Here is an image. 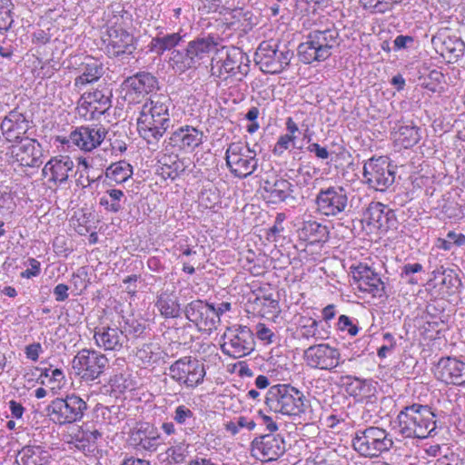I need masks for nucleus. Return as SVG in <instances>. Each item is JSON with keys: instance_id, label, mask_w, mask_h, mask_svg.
<instances>
[{"instance_id": "774afa93", "label": "nucleus", "mask_w": 465, "mask_h": 465, "mask_svg": "<svg viewBox=\"0 0 465 465\" xmlns=\"http://www.w3.org/2000/svg\"><path fill=\"white\" fill-rule=\"evenodd\" d=\"M8 407L13 418L21 419L23 417L25 408L20 402L12 400L8 402Z\"/></svg>"}, {"instance_id": "13d9d810", "label": "nucleus", "mask_w": 465, "mask_h": 465, "mask_svg": "<svg viewBox=\"0 0 465 465\" xmlns=\"http://www.w3.org/2000/svg\"><path fill=\"white\" fill-rule=\"evenodd\" d=\"M135 357L138 361H140L143 363L151 362L153 357L152 345L148 343L142 344L140 347L136 349Z\"/></svg>"}, {"instance_id": "7ed1b4c3", "label": "nucleus", "mask_w": 465, "mask_h": 465, "mask_svg": "<svg viewBox=\"0 0 465 465\" xmlns=\"http://www.w3.org/2000/svg\"><path fill=\"white\" fill-rule=\"evenodd\" d=\"M304 396L296 388L289 384L272 386L267 391L265 403L276 413L298 416L304 412Z\"/></svg>"}, {"instance_id": "de8ad7c7", "label": "nucleus", "mask_w": 465, "mask_h": 465, "mask_svg": "<svg viewBox=\"0 0 465 465\" xmlns=\"http://www.w3.org/2000/svg\"><path fill=\"white\" fill-rule=\"evenodd\" d=\"M433 273L434 280L438 282V284L445 286L448 289L455 286V283L458 282L454 272L450 269L440 267L434 271Z\"/></svg>"}, {"instance_id": "aec40b11", "label": "nucleus", "mask_w": 465, "mask_h": 465, "mask_svg": "<svg viewBox=\"0 0 465 465\" xmlns=\"http://www.w3.org/2000/svg\"><path fill=\"white\" fill-rule=\"evenodd\" d=\"M351 275L357 289L370 293L374 298L385 294V285L381 277L369 266L360 263L351 270Z\"/></svg>"}, {"instance_id": "b1692460", "label": "nucleus", "mask_w": 465, "mask_h": 465, "mask_svg": "<svg viewBox=\"0 0 465 465\" xmlns=\"http://www.w3.org/2000/svg\"><path fill=\"white\" fill-rule=\"evenodd\" d=\"M30 124L25 116L16 111L9 112L1 122L0 129L6 142L17 143L24 140V135L28 132Z\"/></svg>"}, {"instance_id": "ddd939ff", "label": "nucleus", "mask_w": 465, "mask_h": 465, "mask_svg": "<svg viewBox=\"0 0 465 465\" xmlns=\"http://www.w3.org/2000/svg\"><path fill=\"white\" fill-rule=\"evenodd\" d=\"M316 211L327 217H334L345 212L348 193L344 187L335 185L320 189L315 198Z\"/></svg>"}, {"instance_id": "a211bd4d", "label": "nucleus", "mask_w": 465, "mask_h": 465, "mask_svg": "<svg viewBox=\"0 0 465 465\" xmlns=\"http://www.w3.org/2000/svg\"><path fill=\"white\" fill-rule=\"evenodd\" d=\"M9 153L15 162L25 167H39L42 164V147L36 140L25 137L15 143L9 148Z\"/></svg>"}, {"instance_id": "58836bf2", "label": "nucleus", "mask_w": 465, "mask_h": 465, "mask_svg": "<svg viewBox=\"0 0 465 465\" xmlns=\"http://www.w3.org/2000/svg\"><path fill=\"white\" fill-rule=\"evenodd\" d=\"M48 454L39 446H25L18 454L19 465H47Z\"/></svg>"}, {"instance_id": "69168bd1", "label": "nucleus", "mask_w": 465, "mask_h": 465, "mask_svg": "<svg viewBox=\"0 0 465 465\" xmlns=\"http://www.w3.org/2000/svg\"><path fill=\"white\" fill-rule=\"evenodd\" d=\"M169 456L176 463L183 462L186 456L184 447L183 446H176V447H173V448L169 449Z\"/></svg>"}, {"instance_id": "603ef678", "label": "nucleus", "mask_w": 465, "mask_h": 465, "mask_svg": "<svg viewBox=\"0 0 465 465\" xmlns=\"http://www.w3.org/2000/svg\"><path fill=\"white\" fill-rule=\"evenodd\" d=\"M337 328L339 331L347 332L351 336H356L359 332V327L354 321L347 315H341L338 319Z\"/></svg>"}, {"instance_id": "6e6552de", "label": "nucleus", "mask_w": 465, "mask_h": 465, "mask_svg": "<svg viewBox=\"0 0 465 465\" xmlns=\"http://www.w3.org/2000/svg\"><path fill=\"white\" fill-rule=\"evenodd\" d=\"M222 351L234 359L250 354L255 346L253 332L244 325L228 327L222 336Z\"/></svg>"}, {"instance_id": "2f4dec72", "label": "nucleus", "mask_w": 465, "mask_h": 465, "mask_svg": "<svg viewBox=\"0 0 465 465\" xmlns=\"http://www.w3.org/2000/svg\"><path fill=\"white\" fill-rule=\"evenodd\" d=\"M101 437L102 433L97 429H91L88 424H84L75 434L72 443L85 454L94 453L97 447V440Z\"/></svg>"}, {"instance_id": "052dcab7", "label": "nucleus", "mask_w": 465, "mask_h": 465, "mask_svg": "<svg viewBox=\"0 0 465 465\" xmlns=\"http://www.w3.org/2000/svg\"><path fill=\"white\" fill-rule=\"evenodd\" d=\"M41 352H43V349L42 345L39 342H34L32 344H29L25 349L26 358L33 361H38Z\"/></svg>"}, {"instance_id": "c03bdc74", "label": "nucleus", "mask_w": 465, "mask_h": 465, "mask_svg": "<svg viewBox=\"0 0 465 465\" xmlns=\"http://www.w3.org/2000/svg\"><path fill=\"white\" fill-rule=\"evenodd\" d=\"M372 387L371 382L358 378L353 379L348 386L347 391L350 395L359 398H367L371 395Z\"/></svg>"}, {"instance_id": "cd10ccee", "label": "nucleus", "mask_w": 465, "mask_h": 465, "mask_svg": "<svg viewBox=\"0 0 465 465\" xmlns=\"http://www.w3.org/2000/svg\"><path fill=\"white\" fill-rule=\"evenodd\" d=\"M131 440L135 446L147 450L155 451L162 444V438L157 429L150 423H141L131 432Z\"/></svg>"}, {"instance_id": "39448f33", "label": "nucleus", "mask_w": 465, "mask_h": 465, "mask_svg": "<svg viewBox=\"0 0 465 465\" xmlns=\"http://www.w3.org/2000/svg\"><path fill=\"white\" fill-rule=\"evenodd\" d=\"M292 56L293 53L285 45L281 48L273 40L262 41L254 54V61L263 73L274 74L286 69Z\"/></svg>"}, {"instance_id": "a18cd8bd", "label": "nucleus", "mask_w": 465, "mask_h": 465, "mask_svg": "<svg viewBox=\"0 0 465 465\" xmlns=\"http://www.w3.org/2000/svg\"><path fill=\"white\" fill-rule=\"evenodd\" d=\"M42 384L50 386L52 390L59 388L64 379V372L60 369H45L41 374Z\"/></svg>"}, {"instance_id": "4be33fe9", "label": "nucleus", "mask_w": 465, "mask_h": 465, "mask_svg": "<svg viewBox=\"0 0 465 465\" xmlns=\"http://www.w3.org/2000/svg\"><path fill=\"white\" fill-rule=\"evenodd\" d=\"M94 339L99 348L114 351H119L128 341L122 328L104 322L94 328Z\"/></svg>"}, {"instance_id": "49530a36", "label": "nucleus", "mask_w": 465, "mask_h": 465, "mask_svg": "<svg viewBox=\"0 0 465 465\" xmlns=\"http://www.w3.org/2000/svg\"><path fill=\"white\" fill-rule=\"evenodd\" d=\"M256 426V423L252 420H249L244 416H240L233 420L225 423L224 428L227 432L232 435H236L240 429L246 428L248 430H252Z\"/></svg>"}, {"instance_id": "7c9ffc66", "label": "nucleus", "mask_w": 465, "mask_h": 465, "mask_svg": "<svg viewBox=\"0 0 465 465\" xmlns=\"http://www.w3.org/2000/svg\"><path fill=\"white\" fill-rule=\"evenodd\" d=\"M125 84L130 91L139 95H145L158 90L157 78L147 72H140L136 74L128 77L125 80Z\"/></svg>"}, {"instance_id": "e2e57ef3", "label": "nucleus", "mask_w": 465, "mask_h": 465, "mask_svg": "<svg viewBox=\"0 0 465 465\" xmlns=\"http://www.w3.org/2000/svg\"><path fill=\"white\" fill-rule=\"evenodd\" d=\"M404 418H407V406L404 407L400 414L398 415V420H399V426L398 428L397 427H394L393 430H394V433L401 436V439H404V432H405V430L407 429V425H406V421L404 420Z\"/></svg>"}, {"instance_id": "f704fd0d", "label": "nucleus", "mask_w": 465, "mask_h": 465, "mask_svg": "<svg viewBox=\"0 0 465 465\" xmlns=\"http://www.w3.org/2000/svg\"><path fill=\"white\" fill-rule=\"evenodd\" d=\"M183 35L180 32L172 34H160L153 37L150 44V51L162 55L166 51H173L183 41Z\"/></svg>"}, {"instance_id": "423d86ee", "label": "nucleus", "mask_w": 465, "mask_h": 465, "mask_svg": "<svg viewBox=\"0 0 465 465\" xmlns=\"http://www.w3.org/2000/svg\"><path fill=\"white\" fill-rule=\"evenodd\" d=\"M225 162L230 173L239 179L253 174L259 166L256 152L242 142H233L228 145Z\"/></svg>"}, {"instance_id": "0eeeda50", "label": "nucleus", "mask_w": 465, "mask_h": 465, "mask_svg": "<svg viewBox=\"0 0 465 465\" xmlns=\"http://www.w3.org/2000/svg\"><path fill=\"white\" fill-rule=\"evenodd\" d=\"M86 410V402L75 394L67 395L65 398H56L46 409L50 420L59 425L80 420Z\"/></svg>"}, {"instance_id": "e433bc0d", "label": "nucleus", "mask_w": 465, "mask_h": 465, "mask_svg": "<svg viewBox=\"0 0 465 465\" xmlns=\"http://www.w3.org/2000/svg\"><path fill=\"white\" fill-rule=\"evenodd\" d=\"M133 175V167L126 161L112 163L105 171L104 183L113 185V183H123Z\"/></svg>"}, {"instance_id": "4468645a", "label": "nucleus", "mask_w": 465, "mask_h": 465, "mask_svg": "<svg viewBox=\"0 0 465 465\" xmlns=\"http://www.w3.org/2000/svg\"><path fill=\"white\" fill-rule=\"evenodd\" d=\"M108 359L100 351L84 349L73 360L75 373L84 381H94L104 372Z\"/></svg>"}, {"instance_id": "bb28decb", "label": "nucleus", "mask_w": 465, "mask_h": 465, "mask_svg": "<svg viewBox=\"0 0 465 465\" xmlns=\"http://www.w3.org/2000/svg\"><path fill=\"white\" fill-rule=\"evenodd\" d=\"M74 161L68 155L52 157L44 166L42 174L55 184H62L68 180L69 173L74 171Z\"/></svg>"}, {"instance_id": "c756f323", "label": "nucleus", "mask_w": 465, "mask_h": 465, "mask_svg": "<svg viewBox=\"0 0 465 465\" xmlns=\"http://www.w3.org/2000/svg\"><path fill=\"white\" fill-rule=\"evenodd\" d=\"M248 56L237 47L231 48L226 54V58L222 62L220 66L219 77H222L223 72L236 75L245 76L249 71Z\"/></svg>"}, {"instance_id": "4d7b16f0", "label": "nucleus", "mask_w": 465, "mask_h": 465, "mask_svg": "<svg viewBox=\"0 0 465 465\" xmlns=\"http://www.w3.org/2000/svg\"><path fill=\"white\" fill-rule=\"evenodd\" d=\"M325 231V227L315 221L304 222L302 227V234L304 237L321 234Z\"/></svg>"}, {"instance_id": "79ce46f5", "label": "nucleus", "mask_w": 465, "mask_h": 465, "mask_svg": "<svg viewBox=\"0 0 465 465\" xmlns=\"http://www.w3.org/2000/svg\"><path fill=\"white\" fill-rule=\"evenodd\" d=\"M155 306L164 318H177L180 316V304L172 294L161 293L157 297Z\"/></svg>"}, {"instance_id": "a878e982", "label": "nucleus", "mask_w": 465, "mask_h": 465, "mask_svg": "<svg viewBox=\"0 0 465 465\" xmlns=\"http://www.w3.org/2000/svg\"><path fill=\"white\" fill-rule=\"evenodd\" d=\"M435 51L448 61L456 62L464 54V42L455 35H448L445 33H439L431 39Z\"/></svg>"}, {"instance_id": "393cba45", "label": "nucleus", "mask_w": 465, "mask_h": 465, "mask_svg": "<svg viewBox=\"0 0 465 465\" xmlns=\"http://www.w3.org/2000/svg\"><path fill=\"white\" fill-rule=\"evenodd\" d=\"M104 42L106 52L111 56L131 54L136 49L134 35L121 27H111Z\"/></svg>"}, {"instance_id": "37998d69", "label": "nucleus", "mask_w": 465, "mask_h": 465, "mask_svg": "<svg viewBox=\"0 0 465 465\" xmlns=\"http://www.w3.org/2000/svg\"><path fill=\"white\" fill-rule=\"evenodd\" d=\"M299 331L302 338L310 340L319 338V322L308 316H301L299 319Z\"/></svg>"}, {"instance_id": "0e129e2a", "label": "nucleus", "mask_w": 465, "mask_h": 465, "mask_svg": "<svg viewBox=\"0 0 465 465\" xmlns=\"http://www.w3.org/2000/svg\"><path fill=\"white\" fill-rule=\"evenodd\" d=\"M307 151L309 153H313L316 157L322 160H325L329 157L330 153L325 147H322L317 143H312L307 146Z\"/></svg>"}, {"instance_id": "412c9836", "label": "nucleus", "mask_w": 465, "mask_h": 465, "mask_svg": "<svg viewBox=\"0 0 465 465\" xmlns=\"http://www.w3.org/2000/svg\"><path fill=\"white\" fill-rule=\"evenodd\" d=\"M435 376L442 382L454 386L465 385V361L457 357H442L435 365Z\"/></svg>"}, {"instance_id": "dca6fc26", "label": "nucleus", "mask_w": 465, "mask_h": 465, "mask_svg": "<svg viewBox=\"0 0 465 465\" xmlns=\"http://www.w3.org/2000/svg\"><path fill=\"white\" fill-rule=\"evenodd\" d=\"M303 358L311 368L324 371H331L341 363L339 350L327 343L310 346L304 351Z\"/></svg>"}, {"instance_id": "bf43d9fd", "label": "nucleus", "mask_w": 465, "mask_h": 465, "mask_svg": "<svg viewBox=\"0 0 465 465\" xmlns=\"http://www.w3.org/2000/svg\"><path fill=\"white\" fill-rule=\"evenodd\" d=\"M28 264H29L30 268L22 272L21 277L25 278V279H30V278L38 276L41 272V263L35 258H29Z\"/></svg>"}, {"instance_id": "5fc2aeb1", "label": "nucleus", "mask_w": 465, "mask_h": 465, "mask_svg": "<svg viewBox=\"0 0 465 465\" xmlns=\"http://www.w3.org/2000/svg\"><path fill=\"white\" fill-rule=\"evenodd\" d=\"M118 411V407L111 406L106 407L103 405H97L95 408V412L97 416H102L104 422L108 424H114L117 421V417H113V414H116Z\"/></svg>"}, {"instance_id": "ea45409f", "label": "nucleus", "mask_w": 465, "mask_h": 465, "mask_svg": "<svg viewBox=\"0 0 465 465\" xmlns=\"http://www.w3.org/2000/svg\"><path fill=\"white\" fill-rule=\"evenodd\" d=\"M216 42L213 36L198 37L188 43L187 46L193 57L195 64H199L215 46Z\"/></svg>"}, {"instance_id": "6ab92c4d", "label": "nucleus", "mask_w": 465, "mask_h": 465, "mask_svg": "<svg viewBox=\"0 0 465 465\" xmlns=\"http://www.w3.org/2000/svg\"><path fill=\"white\" fill-rule=\"evenodd\" d=\"M285 450V441L280 434L268 433L255 438L252 442V456L261 460H276Z\"/></svg>"}, {"instance_id": "338daca9", "label": "nucleus", "mask_w": 465, "mask_h": 465, "mask_svg": "<svg viewBox=\"0 0 465 465\" xmlns=\"http://www.w3.org/2000/svg\"><path fill=\"white\" fill-rule=\"evenodd\" d=\"M68 286L64 283L57 284L54 289V295L57 302H64L68 298Z\"/></svg>"}, {"instance_id": "20e7f679", "label": "nucleus", "mask_w": 465, "mask_h": 465, "mask_svg": "<svg viewBox=\"0 0 465 465\" xmlns=\"http://www.w3.org/2000/svg\"><path fill=\"white\" fill-rule=\"evenodd\" d=\"M394 441L381 428L371 426L356 431L352 440L354 450L366 458H377L392 448Z\"/></svg>"}, {"instance_id": "c9c22d12", "label": "nucleus", "mask_w": 465, "mask_h": 465, "mask_svg": "<svg viewBox=\"0 0 465 465\" xmlns=\"http://www.w3.org/2000/svg\"><path fill=\"white\" fill-rule=\"evenodd\" d=\"M391 211L379 202H371L364 212V219L375 228H388Z\"/></svg>"}, {"instance_id": "1a4fd4ad", "label": "nucleus", "mask_w": 465, "mask_h": 465, "mask_svg": "<svg viewBox=\"0 0 465 465\" xmlns=\"http://www.w3.org/2000/svg\"><path fill=\"white\" fill-rule=\"evenodd\" d=\"M395 168L386 156L371 157L363 165L364 182L369 187L384 192L395 182Z\"/></svg>"}, {"instance_id": "9d476101", "label": "nucleus", "mask_w": 465, "mask_h": 465, "mask_svg": "<svg viewBox=\"0 0 465 465\" xmlns=\"http://www.w3.org/2000/svg\"><path fill=\"white\" fill-rule=\"evenodd\" d=\"M416 57L417 55H414L413 59ZM427 57V52L420 51L418 54L419 59L409 63V80L432 93L440 92L443 88L444 75L440 70L428 65Z\"/></svg>"}, {"instance_id": "f3484780", "label": "nucleus", "mask_w": 465, "mask_h": 465, "mask_svg": "<svg viewBox=\"0 0 465 465\" xmlns=\"http://www.w3.org/2000/svg\"><path fill=\"white\" fill-rule=\"evenodd\" d=\"M112 91L104 88L84 94L78 103L79 114L89 120L98 118L112 105Z\"/></svg>"}, {"instance_id": "473e14b6", "label": "nucleus", "mask_w": 465, "mask_h": 465, "mask_svg": "<svg viewBox=\"0 0 465 465\" xmlns=\"http://www.w3.org/2000/svg\"><path fill=\"white\" fill-rule=\"evenodd\" d=\"M263 190L272 203L285 201L292 193V184L286 179L279 178L274 182L265 181Z\"/></svg>"}, {"instance_id": "f8f14e48", "label": "nucleus", "mask_w": 465, "mask_h": 465, "mask_svg": "<svg viewBox=\"0 0 465 465\" xmlns=\"http://www.w3.org/2000/svg\"><path fill=\"white\" fill-rule=\"evenodd\" d=\"M106 134V129L102 125H82L72 131L68 137L57 136L56 141L68 147L72 144L82 151L92 152L103 143Z\"/></svg>"}, {"instance_id": "864d4df0", "label": "nucleus", "mask_w": 465, "mask_h": 465, "mask_svg": "<svg viewBox=\"0 0 465 465\" xmlns=\"http://www.w3.org/2000/svg\"><path fill=\"white\" fill-rule=\"evenodd\" d=\"M295 140L296 137H292L286 134L280 135L274 144L272 153L275 155L281 156L286 150L290 149L292 145L295 144Z\"/></svg>"}, {"instance_id": "8fccbe9b", "label": "nucleus", "mask_w": 465, "mask_h": 465, "mask_svg": "<svg viewBox=\"0 0 465 465\" xmlns=\"http://www.w3.org/2000/svg\"><path fill=\"white\" fill-rule=\"evenodd\" d=\"M122 328L124 334L126 335V338H128V335L134 338H138L145 331V325L136 319L126 320L124 322V325Z\"/></svg>"}, {"instance_id": "f257e3e1", "label": "nucleus", "mask_w": 465, "mask_h": 465, "mask_svg": "<svg viewBox=\"0 0 465 465\" xmlns=\"http://www.w3.org/2000/svg\"><path fill=\"white\" fill-rule=\"evenodd\" d=\"M171 99L167 95H154L141 109L137 130L149 144H156L171 126Z\"/></svg>"}, {"instance_id": "680f3d73", "label": "nucleus", "mask_w": 465, "mask_h": 465, "mask_svg": "<svg viewBox=\"0 0 465 465\" xmlns=\"http://www.w3.org/2000/svg\"><path fill=\"white\" fill-rule=\"evenodd\" d=\"M429 407L427 404L422 403H415L413 402L411 405H409V420L411 422L417 421L418 420L423 419V414L421 413V408Z\"/></svg>"}, {"instance_id": "3c124183", "label": "nucleus", "mask_w": 465, "mask_h": 465, "mask_svg": "<svg viewBox=\"0 0 465 465\" xmlns=\"http://www.w3.org/2000/svg\"><path fill=\"white\" fill-rule=\"evenodd\" d=\"M172 417L176 423L180 425H186L191 420L194 418V414L189 407L181 404L174 409Z\"/></svg>"}, {"instance_id": "6e6d98bb", "label": "nucleus", "mask_w": 465, "mask_h": 465, "mask_svg": "<svg viewBox=\"0 0 465 465\" xmlns=\"http://www.w3.org/2000/svg\"><path fill=\"white\" fill-rule=\"evenodd\" d=\"M255 331L256 336L260 341H263L266 344H271L274 342L276 338L275 333L264 323H258L256 325Z\"/></svg>"}, {"instance_id": "4c0bfd02", "label": "nucleus", "mask_w": 465, "mask_h": 465, "mask_svg": "<svg viewBox=\"0 0 465 465\" xmlns=\"http://www.w3.org/2000/svg\"><path fill=\"white\" fill-rule=\"evenodd\" d=\"M126 198L120 189H107L99 198V204L108 213H117L124 208Z\"/></svg>"}, {"instance_id": "09e8293b", "label": "nucleus", "mask_w": 465, "mask_h": 465, "mask_svg": "<svg viewBox=\"0 0 465 465\" xmlns=\"http://www.w3.org/2000/svg\"><path fill=\"white\" fill-rule=\"evenodd\" d=\"M11 6V0H0V32L9 30L13 24Z\"/></svg>"}, {"instance_id": "a19ab883", "label": "nucleus", "mask_w": 465, "mask_h": 465, "mask_svg": "<svg viewBox=\"0 0 465 465\" xmlns=\"http://www.w3.org/2000/svg\"><path fill=\"white\" fill-rule=\"evenodd\" d=\"M169 62L173 69L180 74L196 67L188 46L183 50H173Z\"/></svg>"}, {"instance_id": "f03ea898", "label": "nucleus", "mask_w": 465, "mask_h": 465, "mask_svg": "<svg viewBox=\"0 0 465 465\" xmlns=\"http://www.w3.org/2000/svg\"><path fill=\"white\" fill-rule=\"evenodd\" d=\"M340 34L332 22L312 29L307 35V40L298 46V56L303 64L323 62L339 47Z\"/></svg>"}, {"instance_id": "5701e85b", "label": "nucleus", "mask_w": 465, "mask_h": 465, "mask_svg": "<svg viewBox=\"0 0 465 465\" xmlns=\"http://www.w3.org/2000/svg\"><path fill=\"white\" fill-rule=\"evenodd\" d=\"M203 139L202 131L191 125H183L171 134L167 143L178 151L192 153L203 143Z\"/></svg>"}, {"instance_id": "9b49d317", "label": "nucleus", "mask_w": 465, "mask_h": 465, "mask_svg": "<svg viewBox=\"0 0 465 465\" xmlns=\"http://www.w3.org/2000/svg\"><path fill=\"white\" fill-rule=\"evenodd\" d=\"M168 374L178 384L195 388L203 382L206 372L204 365L199 360L184 356L171 364Z\"/></svg>"}, {"instance_id": "2eb2a0df", "label": "nucleus", "mask_w": 465, "mask_h": 465, "mask_svg": "<svg viewBox=\"0 0 465 465\" xmlns=\"http://www.w3.org/2000/svg\"><path fill=\"white\" fill-rule=\"evenodd\" d=\"M184 315L200 331L210 333L216 329L219 317L213 305L194 300L184 308Z\"/></svg>"}, {"instance_id": "c85d7f7f", "label": "nucleus", "mask_w": 465, "mask_h": 465, "mask_svg": "<svg viewBox=\"0 0 465 465\" xmlns=\"http://www.w3.org/2000/svg\"><path fill=\"white\" fill-rule=\"evenodd\" d=\"M80 74L74 79V85L80 91L88 84L98 81L104 74V65L101 61L93 57L85 56L79 64Z\"/></svg>"}, {"instance_id": "72a5a7b5", "label": "nucleus", "mask_w": 465, "mask_h": 465, "mask_svg": "<svg viewBox=\"0 0 465 465\" xmlns=\"http://www.w3.org/2000/svg\"><path fill=\"white\" fill-rule=\"evenodd\" d=\"M421 413L423 414V419L409 422V437L424 439L434 430L435 421L433 419L435 416L430 408H421Z\"/></svg>"}]
</instances>
